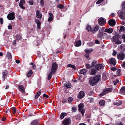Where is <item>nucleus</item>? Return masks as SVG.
Returning a JSON list of instances; mask_svg holds the SVG:
<instances>
[{
	"label": "nucleus",
	"instance_id": "obj_1",
	"mask_svg": "<svg viewBox=\"0 0 125 125\" xmlns=\"http://www.w3.org/2000/svg\"><path fill=\"white\" fill-rule=\"evenodd\" d=\"M100 75H99L94 77H91L89 80L90 85L92 86H94L100 80Z\"/></svg>",
	"mask_w": 125,
	"mask_h": 125
},
{
	"label": "nucleus",
	"instance_id": "obj_2",
	"mask_svg": "<svg viewBox=\"0 0 125 125\" xmlns=\"http://www.w3.org/2000/svg\"><path fill=\"white\" fill-rule=\"evenodd\" d=\"M119 37L118 35H115L113 37V41L116 44H119L121 43V42L119 39Z\"/></svg>",
	"mask_w": 125,
	"mask_h": 125
},
{
	"label": "nucleus",
	"instance_id": "obj_3",
	"mask_svg": "<svg viewBox=\"0 0 125 125\" xmlns=\"http://www.w3.org/2000/svg\"><path fill=\"white\" fill-rule=\"evenodd\" d=\"M58 68V65L55 62L53 63L52 66L51 72L54 73L57 70Z\"/></svg>",
	"mask_w": 125,
	"mask_h": 125
},
{
	"label": "nucleus",
	"instance_id": "obj_4",
	"mask_svg": "<svg viewBox=\"0 0 125 125\" xmlns=\"http://www.w3.org/2000/svg\"><path fill=\"white\" fill-rule=\"evenodd\" d=\"M119 17L122 19H125V11H123L121 10H119L117 12Z\"/></svg>",
	"mask_w": 125,
	"mask_h": 125
},
{
	"label": "nucleus",
	"instance_id": "obj_5",
	"mask_svg": "<svg viewBox=\"0 0 125 125\" xmlns=\"http://www.w3.org/2000/svg\"><path fill=\"white\" fill-rule=\"evenodd\" d=\"M83 105L82 103L79 104L78 105V110L82 113V115L83 116L85 112V110L83 109Z\"/></svg>",
	"mask_w": 125,
	"mask_h": 125
},
{
	"label": "nucleus",
	"instance_id": "obj_6",
	"mask_svg": "<svg viewBox=\"0 0 125 125\" xmlns=\"http://www.w3.org/2000/svg\"><path fill=\"white\" fill-rule=\"evenodd\" d=\"M106 20L103 18H101L98 20V23L101 26H103L106 23Z\"/></svg>",
	"mask_w": 125,
	"mask_h": 125
},
{
	"label": "nucleus",
	"instance_id": "obj_7",
	"mask_svg": "<svg viewBox=\"0 0 125 125\" xmlns=\"http://www.w3.org/2000/svg\"><path fill=\"white\" fill-rule=\"evenodd\" d=\"M125 53L123 52H121L117 54V58L120 60H123L125 58Z\"/></svg>",
	"mask_w": 125,
	"mask_h": 125
},
{
	"label": "nucleus",
	"instance_id": "obj_8",
	"mask_svg": "<svg viewBox=\"0 0 125 125\" xmlns=\"http://www.w3.org/2000/svg\"><path fill=\"white\" fill-rule=\"evenodd\" d=\"M112 91V88L105 89L104 90L103 92L100 94V95L101 96H103L108 93L111 92Z\"/></svg>",
	"mask_w": 125,
	"mask_h": 125
},
{
	"label": "nucleus",
	"instance_id": "obj_9",
	"mask_svg": "<svg viewBox=\"0 0 125 125\" xmlns=\"http://www.w3.org/2000/svg\"><path fill=\"white\" fill-rule=\"evenodd\" d=\"M71 123V120L70 118H66L63 121L62 123L65 125H69Z\"/></svg>",
	"mask_w": 125,
	"mask_h": 125
},
{
	"label": "nucleus",
	"instance_id": "obj_10",
	"mask_svg": "<svg viewBox=\"0 0 125 125\" xmlns=\"http://www.w3.org/2000/svg\"><path fill=\"white\" fill-rule=\"evenodd\" d=\"M14 15L15 14L13 12L7 15V18L9 20H12L14 19Z\"/></svg>",
	"mask_w": 125,
	"mask_h": 125
},
{
	"label": "nucleus",
	"instance_id": "obj_11",
	"mask_svg": "<svg viewBox=\"0 0 125 125\" xmlns=\"http://www.w3.org/2000/svg\"><path fill=\"white\" fill-rule=\"evenodd\" d=\"M96 71L94 69H92L89 71V74L90 75H94L96 73Z\"/></svg>",
	"mask_w": 125,
	"mask_h": 125
},
{
	"label": "nucleus",
	"instance_id": "obj_12",
	"mask_svg": "<svg viewBox=\"0 0 125 125\" xmlns=\"http://www.w3.org/2000/svg\"><path fill=\"white\" fill-rule=\"evenodd\" d=\"M109 24L111 26H114L115 24V21L111 19L109 20L108 21Z\"/></svg>",
	"mask_w": 125,
	"mask_h": 125
},
{
	"label": "nucleus",
	"instance_id": "obj_13",
	"mask_svg": "<svg viewBox=\"0 0 125 125\" xmlns=\"http://www.w3.org/2000/svg\"><path fill=\"white\" fill-rule=\"evenodd\" d=\"M25 3V2L24 0H21L20 1L19 6L23 10L25 8L23 6Z\"/></svg>",
	"mask_w": 125,
	"mask_h": 125
},
{
	"label": "nucleus",
	"instance_id": "obj_14",
	"mask_svg": "<svg viewBox=\"0 0 125 125\" xmlns=\"http://www.w3.org/2000/svg\"><path fill=\"white\" fill-rule=\"evenodd\" d=\"M85 95L84 92L83 91H81L79 93V95L78 96V98L81 99L83 98Z\"/></svg>",
	"mask_w": 125,
	"mask_h": 125
},
{
	"label": "nucleus",
	"instance_id": "obj_15",
	"mask_svg": "<svg viewBox=\"0 0 125 125\" xmlns=\"http://www.w3.org/2000/svg\"><path fill=\"white\" fill-rule=\"evenodd\" d=\"M36 17L40 19H41L42 16V14L40 12L39 10H37L36 11Z\"/></svg>",
	"mask_w": 125,
	"mask_h": 125
},
{
	"label": "nucleus",
	"instance_id": "obj_16",
	"mask_svg": "<svg viewBox=\"0 0 125 125\" xmlns=\"http://www.w3.org/2000/svg\"><path fill=\"white\" fill-rule=\"evenodd\" d=\"M116 63L115 59L114 58H112L110 60V63L113 65H115Z\"/></svg>",
	"mask_w": 125,
	"mask_h": 125
},
{
	"label": "nucleus",
	"instance_id": "obj_17",
	"mask_svg": "<svg viewBox=\"0 0 125 125\" xmlns=\"http://www.w3.org/2000/svg\"><path fill=\"white\" fill-rule=\"evenodd\" d=\"M113 31V30L111 28H110L109 29H106L103 31L109 33H112Z\"/></svg>",
	"mask_w": 125,
	"mask_h": 125
},
{
	"label": "nucleus",
	"instance_id": "obj_18",
	"mask_svg": "<svg viewBox=\"0 0 125 125\" xmlns=\"http://www.w3.org/2000/svg\"><path fill=\"white\" fill-rule=\"evenodd\" d=\"M35 23L37 24V26L38 28L39 29H40L41 28V22L38 19H36L35 21Z\"/></svg>",
	"mask_w": 125,
	"mask_h": 125
},
{
	"label": "nucleus",
	"instance_id": "obj_19",
	"mask_svg": "<svg viewBox=\"0 0 125 125\" xmlns=\"http://www.w3.org/2000/svg\"><path fill=\"white\" fill-rule=\"evenodd\" d=\"M39 123V120H35L32 121L31 123V125H38Z\"/></svg>",
	"mask_w": 125,
	"mask_h": 125
},
{
	"label": "nucleus",
	"instance_id": "obj_20",
	"mask_svg": "<svg viewBox=\"0 0 125 125\" xmlns=\"http://www.w3.org/2000/svg\"><path fill=\"white\" fill-rule=\"evenodd\" d=\"M103 66L101 64H96L95 65V67L97 70L101 69L103 67Z\"/></svg>",
	"mask_w": 125,
	"mask_h": 125
},
{
	"label": "nucleus",
	"instance_id": "obj_21",
	"mask_svg": "<svg viewBox=\"0 0 125 125\" xmlns=\"http://www.w3.org/2000/svg\"><path fill=\"white\" fill-rule=\"evenodd\" d=\"M19 88L20 91L22 93H23L25 92L24 88L22 85H19Z\"/></svg>",
	"mask_w": 125,
	"mask_h": 125
},
{
	"label": "nucleus",
	"instance_id": "obj_22",
	"mask_svg": "<svg viewBox=\"0 0 125 125\" xmlns=\"http://www.w3.org/2000/svg\"><path fill=\"white\" fill-rule=\"evenodd\" d=\"M50 17H49L48 21L49 22L51 21L53 19V16L52 13H50L49 14Z\"/></svg>",
	"mask_w": 125,
	"mask_h": 125
},
{
	"label": "nucleus",
	"instance_id": "obj_23",
	"mask_svg": "<svg viewBox=\"0 0 125 125\" xmlns=\"http://www.w3.org/2000/svg\"><path fill=\"white\" fill-rule=\"evenodd\" d=\"M87 69H82L80 71V73H81L83 74V75H85L86 73L87 72Z\"/></svg>",
	"mask_w": 125,
	"mask_h": 125
},
{
	"label": "nucleus",
	"instance_id": "obj_24",
	"mask_svg": "<svg viewBox=\"0 0 125 125\" xmlns=\"http://www.w3.org/2000/svg\"><path fill=\"white\" fill-rule=\"evenodd\" d=\"M81 44V43L80 40H79L77 41H75V46L78 47L80 46Z\"/></svg>",
	"mask_w": 125,
	"mask_h": 125
},
{
	"label": "nucleus",
	"instance_id": "obj_25",
	"mask_svg": "<svg viewBox=\"0 0 125 125\" xmlns=\"http://www.w3.org/2000/svg\"><path fill=\"white\" fill-rule=\"evenodd\" d=\"M99 29V26H96L94 28L93 30L92 31V33H94V31H98Z\"/></svg>",
	"mask_w": 125,
	"mask_h": 125
},
{
	"label": "nucleus",
	"instance_id": "obj_26",
	"mask_svg": "<svg viewBox=\"0 0 125 125\" xmlns=\"http://www.w3.org/2000/svg\"><path fill=\"white\" fill-rule=\"evenodd\" d=\"M104 34H106V35H107V34L106 33L99 32L98 35V37L99 38H101L103 37Z\"/></svg>",
	"mask_w": 125,
	"mask_h": 125
},
{
	"label": "nucleus",
	"instance_id": "obj_27",
	"mask_svg": "<svg viewBox=\"0 0 125 125\" xmlns=\"http://www.w3.org/2000/svg\"><path fill=\"white\" fill-rule=\"evenodd\" d=\"M64 85L67 88H70L71 86V84L70 82H68L66 83Z\"/></svg>",
	"mask_w": 125,
	"mask_h": 125
},
{
	"label": "nucleus",
	"instance_id": "obj_28",
	"mask_svg": "<svg viewBox=\"0 0 125 125\" xmlns=\"http://www.w3.org/2000/svg\"><path fill=\"white\" fill-rule=\"evenodd\" d=\"M21 36L19 35H17L16 36H14V38L15 39L18 40H20L21 39Z\"/></svg>",
	"mask_w": 125,
	"mask_h": 125
},
{
	"label": "nucleus",
	"instance_id": "obj_29",
	"mask_svg": "<svg viewBox=\"0 0 125 125\" xmlns=\"http://www.w3.org/2000/svg\"><path fill=\"white\" fill-rule=\"evenodd\" d=\"M7 71H4L2 73V78L4 79L7 74Z\"/></svg>",
	"mask_w": 125,
	"mask_h": 125
},
{
	"label": "nucleus",
	"instance_id": "obj_30",
	"mask_svg": "<svg viewBox=\"0 0 125 125\" xmlns=\"http://www.w3.org/2000/svg\"><path fill=\"white\" fill-rule=\"evenodd\" d=\"M122 103V102L121 101V100H119L114 102V104L115 105L118 106L120 105Z\"/></svg>",
	"mask_w": 125,
	"mask_h": 125
},
{
	"label": "nucleus",
	"instance_id": "obj_31",
	"mask_svg": "<svg viewBox=\"0 0 125 125\" xmlns=\"http://www.w3.org/2000/svg\"><path fill=\"white\" fill-rule=\"evenodd\" d=\"M52 74L54 73H53L51 71H50L49 73L48 76V79L49 80H50L51 79Z\"/></svg>",
	"mask_w": 125,
	"mask_h": 125
},
{
	"label": "nucleus",
	"instance_id": "obj_32",
	"mask_svg": "<svg viewBox=\"0 0 125 125\" xmlns=\"http://www.w3.org/2000/svg\"><path fill=\"white\" fill-rule=\"evenodd\" d=\"M67 113H62L60 115V117L62 119H63L64 116L66 115Z\"/></svg>",
	"mask_w": 125,
	"mask_h": 125
},
{
	"label": "nucleus",
	"instance_id": "obj_33",
	"mask_svg": "<svg viewBox=\"0 0 125 125\" xmlns=\"http://www.w3.org/2000/svg\"><path fill=\"white\" fill-rule=\"evenodd\" d=\"M93 51V50L92 49H86L85 50V52L87 53H89L91 52H92Z\"/></svg>",
	"mask_w": 125,
	"mask_h": 125
},
{
	"label": "nucleus",
	"instance_id": "obj_34",
	"mask_svg": "<svg viewBox=\"0 0 125 125\" xmlns=\"http://www.w3.org/2000/svg\"><path fill=\"white\" fill-rule=\"evenodd\" d=\"M121 92L124 93H125V86L122 87L120 89Z\"/></svg>",
	"mask_w": 125,
	"mask_h": 125
},
{
	"label": "nucleus",
	"instance_id": "obj_35",
	"mask_svg": "<svg viewBox=\"0 0 125 125\" xmlns=\"http://www.w3.org/2000/svg\"><path fill=\"white\" fill-rule=\"evenodd\" d=\"M125 30V27L123 26H121L120 27V29L119 30V32H121L122 31H123Z\"/></svg>",
	"mask_w": 125,
	"mask_h": 125
},
{
	"label": "nucleus",
	"instance_id": "obj_36",
	"mask_svg": "<svg viewBox=\"0 0 125 125\" xmlns=\"http://www.w3.org/2000/svg\"><path fill=\"white\" fill-rule=\"evenodd\" d=\"M86 29L88 31H89L92 30V28L90 26L88 25L86 27Z\"/></svg>",
	"mask_w": 125,
	"mask_h": 125
},
{
	"label": "nucleus",
	"instance_id": "obj_37",
	"mask_svg": "<svg viewBox=\"0 0 125 125\" xmlns=\"http://www.w3.org/2000/svg\"><path fill=\"white\" fill-rule=\"evenodd\" d=\"M105 104V101L103 100L99 102V104L101 106H103Z\"/></svg>",
	"mask_w": 125,
	"mask_h": 125
},
{
	"label": "nucleus",
	"instance_id": "obj_38",
	"mask_svg": "<svg viewBox=\"0 0 125 125\" xmlns=\"http://www.w3.org/2000/svg\"><path fill=\"white\" fill-rule=\"evenodd\" d=\"M32 70H30L28 72L27 74V76L28 77H30L32 75Z\"/></svg>",
	"mask_w": 125,
	"mask_h": 125
},
{
	"label": "nucleus",
	"instance_id": "obj_39",
	"mask_svg": "<svg viewBox=\"0 0 125 125\" xmlns=\"http://www.w3.org/2000/svg\"><path fill=\"white\" fill-rule=\"evenodd\" d=\"M67 66L69 67H71L73 69H75L76 68V67L75 65H72L71 64H69Z\"/></svg>",
	"mask_w": 125,
	"mask_h": 125
},
{
	"label": "nucleus",
	"instance_id": "obj_40",
	"mask_svg": "<svg viewBox=\"0 0 125 125\" xmlns=\"http://www.w3.org/2000/svg\"><path fill=\"white\" fill-rule=\"evenodd\" d=\"M124 123L120 121H118L116 123V125H123Z\"/></svg>",
	"mask_w": 125,
	"mask_h": 125
},
{
	"label": "nucleus",
	"instance_id": "obj_41",
	"mask_svg": "<svg viewBox=\"0 0 125 125\" xmlns=\"http://www.w3.org/2000/svg\"><path fill=\"white\" fill-rule=\"evenodd\" d=\"M7 57L8 59H11V55L10 53L8 52L7 53Z\"/></svg>",
	"mask_w": 125,
	"mask_h": 125
},
{
	"label": "nucleus",
	"instance_id": "obj_42",
	"mask_svg": "<svg viewBox=\"0 0 125 125\" xmlns=\"http://www.w3.org/2000/svg\"><path fill=\"white\" fill-rule=\"evenodd\" d=\"M85 66H86V68L88 69H89L90 68H92L91 65H90L88 64H85Z\"/></svg>",
	"mask_w": 125,
	"mask_h": 125
},
{
	"label": "nucleus",
	"instance_id": "obj_43",
	"mask_svg": "<svg viewBox=\"0 0 125 125\" xmlns=\"http://www.w3.org/2000/svg\"><path fill=\"white\" fill-rule=\"evenodd\" d=\"M121 72V70L120 69H118L116 71V73L118 76L120 75L119 73Z\"/></svg>",
	"mask_w": 125,
	"mask_h": 125
},
{
	"label": "nucleus",
	"instance_id": "obj_44",
	"mask_svg": "<svg viewBox=\"0 0 125 125\" xmlns=\"http://www.w3.org/2000/svg\"><path fill=\"white\" fill-rule=\"evenodd\" d=\"M122 9L121 10H122V9H125V1L124 2L122 3Z\"/></svg>",
	"mask_w": 125,
	"mask_h": 125
},
{
	"label": "nucleus",
	"instance_id": "obj_45",
	"mask_svg": "<svg viewBox=\"0 0 125 125\" xmlns=\"http://www.w3.org/2000/svg\"><path fill=\"white\" fill-rule=\"evenodd\" d=\"M57 7L61 9H62L63 8V6L61 4H59L57 5Z\"/></svg>",
	"mask_w": 125,
	"mask_h": 125
},
{
	"label": "nucleus",
	"instance_id": "obj_46",
	"mask_svg": "<svg viewBox=\"0 0 125 125\" xmlns=\"http://www.w3.org/2000/svg\"><path fill=\"white\" fill-rule=\"evenodd\" d=\"M73 100V98H72L70 97L68 99V101L70 103Z\"/></svg>",
	"mask_w": 125,
	"mask_h": 125
},
{
	"label": "nucleus",
	"instance_id": "obj_47",
	"mask_svg": "<svg viewBox=\"0 0 125 125\" xmlns=\"http://www.w3.org/2000/svg\"><path fill=\"white\" fill-rule=\"evenodd\" d=\"M96 62H92V63L91 64V66L92 67V68L93 67H94L95 65L96 64Z\"/></svg>",
	"mask_w": 125,
	"mask_h": 125
},
{
	"label": "nucleus",
	"instance_id": "obj_48",
	"mask_svg": "<svg viewBox=\"0 0 125 125\" xmlns=\"http://www.w3.org/2000/svg\"><path fill=\"white\" fill-rule=\"evenodd\" d=\"M13 110V113L14 114L16 113V110L15 108V107H13L11 108Z\"/></svg>",
	"mask_w": 125,
	"mask_h": 125
},
{
	"label": "nucleus",
	"instance_id": "obj_49",
	"mask_svg": "<svg viewBox=\"0 0 125 125\" xmlns=\"http://www.w3.org/2000/svg\"><path fill=\"white\" fill-rule=\"evenodd\" d=\"M104 0H98L96 2V4H99L102 2Z\"/></svg>",
	"mask_w": 125,
	"mask_h": 125
},
{
	"label": "nucleus",
	"instance_id": "obj_50",
	"mask_svg": "<svg viewBox=\"0 0 125 125\" xmlns=\"http://www.w3.org/2000/svg\"><path fill=\"white\" fill-rule=\"evenodd\" d=\"M8 29L10 30L12 29V26L10 24H9V25L8 26Z\"/></svg>",
	"mask_w": 125,
	"mask_h": 125
},
{
	"label": "nucleus",
	"instance_id": "obj_51",
	"mask_svg": "<svg viewBox=\"0 0 125 125\" xmlns=\"http://www.w3.org/2000/svg\"><path fill=\"white\" fill-rule=\"evenodd\" d=\"M119 81L117 80L116 79V80L114 81H113V83H114V84L115 85H116V84Z\"/></svg>",
	"mask_w": 125,
	"mask_h": 125
},
{
	"label": "nucleus",
	"instance_id": "obj_52",
	"mask_svg": "<svg viewBox=\"0 0 125 125\" xmlns=\"http://www.w3.org/2000/svg\"><path fill=\"white\" fill-rule=\"evenodd\" d=\"M6 102L3 101V102L1 103V104L0 105L3 106H4L5 105Z\"/></svg>",
	"mask_w": 125,
	"mask_h": 125
},
{
	"label": "nucleus",
	"instance_id": "obj_53",
	"mask_svg": "<svg viewBox=\"0 0 125 125\" xmlns=\"http://www.w3.org/2000/svg\"><path fill=\"white\" fill-rule=\"evenodd\" d=\"M30 64L32 66V68L33 69H35V65L32 62H31Z\"/></svg>",
	"mask_w": 125,
	"mask_h": 125
},
{
	"label": "nucleus",
	"instance_id": "obj_54",
	"mask_svg": "<svg viewBox=\"0 0 125 125\" xmlns=\"http://www.w3.org/2000/svg\"><path fill=\"white\" fill-rule=\"evenodd\" d=\"M117 54V52L116 51H115V50H114L113 52V53L112 54L114 56L116 55Z\"/></svg>",
	"mask_w": 125,
	"mask_h": 125
},
{
	"label": "nucleus",
	"instance_id": "obj_55",
	"mask_svg": "<svg viewBox=\"0 0 125 125\" xmlns=\"http://www.w3.org/2000/svg\"><path fill=\"white\" fill-rule=\"evenodd\" d=\"M43 97H46V98H48L49 97V96L47 95L46 94H44L43 95Z\"/></svg>",
	"mask_w": 125,
	"mask_h": 125
},
{
	"label": "nucleus",
	"instance_id": "obj_56",
	"mask_svg": "<svg viewBox=\"0 0 125 125\" xmlns=\"http://www.w3.org/2000/svg\"><path fill=\"white\" fill-rule=\"evenodd\" d=\"M0 22L1 24H2L3 22V20L2 18H1L0 19Z\"/></svg>",
	"mask_w": 125,
	"mask_h": 125
},
{
	"label": "nucleus",
	"instance_id": "obj_57",
	"mask_svg": "<svg viewBox=\"0 0 125 125\" xmlns=\"http://www.w3.org/2000/svg\"><path fill=\"white\" fill-rule=\"evenodd\" d=\"M41 92L40 91H39L38 92H37L36 95H37L39 96L41 94Z\"/></svg>",
	"mask_w": 125,
	"mask_h": 125
},
{
	"label": "nucleus",
	"instance_id": "obj_58",
	"mask_svg": "<svg viewBox=\"0 0 125 125\" xmlns=\"http://www.w3.org/2000/svg\"><path fill=\"white\" fill-rule=\"evenodd\" d=\"M122 38L124 39L123 40V41L124 42H125V34H124L122 35Z\"/></svg>",
	"mask_w": 125,
	"mask_h": 125
},
{
	"label": "nucleus",
	"instance_id": "obj_59",
	"mask_svg": "<svg viewBox=\"0 0 125 125\" xmlns=\"http://www.w3.org/2000/svg\"><path fill=\"white\" fill-rule=\"evenodd\" d=\"M122 66L123 68H124L125 67V62H123L122 64Z\"/></svg>",
	"mask_w": 125,
	"mask_h": 125
},
{
	"label": "nucleus",
	"instance_id": "obj_60",
	"mask_svg": "<svg viewBox=\"0 0 125 125\" xmlns=\"http://www.w3.org/2000/svg\"><path fill=\"white\" fill-rule=\"evenodd\" d=\"M84 56L86 58H88L89 56V55L88 53H87L85 54Z\"/></svg>",
	"mask_w": 125,
	"mask_h": 125
},
{
	"label": "nucleus",
	"instance_id": "obj_61",
	"mask_svg": "<svg viewBox=\"0 0 125 125\" xmlns=\"http://www.w3.org/2000/svg\"><path fill=\"white\" fill-rule=\"evenodd\" d=\"M40 4L41 5H43L44 4V2L43 0H41Z\"/></svg>",
	"mask_w": 125,
	"mask_h": 125
},
{
	"label": "nucleus",
	"instance_id": "obj_62",
	"mask_svg": "<svg viewBox=\"0 0 125 125\" xmlns=\"http://www.w3.org/2000/svg\"><path fill=\"white\" fill-rule=\"evenodd\" d=\"M29 3L31 5H32L33 4V2L32 1H29Z\"/></svg>",
	"mask_w": 125,
	"mask_h": 125
},
{
	"label": "nucleus",
	"instance_id": "obj_63",
	"mask_svg": "<svg viewBox=\"0 0 125 125\" xmlns=\"http://www.w3.org/2000/svg\"><path fill=\"white\" fill-rule=\"evenodd\" d=\"M95 42L96 44H99V42L97 40H96L95 41Z\"/></svg>",
	"mask_w": 125,
	"mask_h": 125
},
{
	"label": "nucleus",
	"instance_id": "obj_64",
	"mask_svg": "<svg viewBox=\"0 0 125 125\" xmlns=\"http://www.w3.org/2000/svg\"><path fill=\"white\" fill-rule=\"evenodd\" d=\"M72 110H73L74 112L76 110V108L75 107H73L72 108Z\"/></svg>",
	"mask_w": 125,
	"mask_h": 125
}]
</instances>
